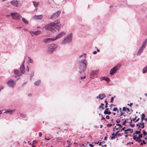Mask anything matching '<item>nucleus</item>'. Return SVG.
Segmentation results:
<instances>
[{
	"label": "nucleus",
	"instance_id": "f257e3e1",
	"mask_svg": "<svg viewBox=\"0 0 147 147\" xmlns=\"http://www.w3.org/2000/svg\"><path fill=\"white\" fill-rule=\"evenodd\" d=\"M82 57H84L83 59L79 61L78 62L79 66V72L81 74H82L84 76L83 77L81 76H80L81 79L86 78L85 72L86 70L87 63L86 60V54H84L83 55H80L79 57L80 58Z\"/></svg>",
	"mask_w": 147,
	"mask_h": 147
},
{
	"label": "nucleus",
	"instance_id": "f03ea898",
	"mask_svg": "<svg viewBox=\"0 0 147 147\" xmlns=\"http://www.w3.org/2000/svg\"><path fill=\"white\" fill-rule=\"evenodd\" d=\"M57 46L55 44H51L47 46V51L49 53H52L54 51H55L57 48Z\"/></svg>",
	"mask_w": 147,
	"mask_h": 147
},
{
	"label": "nucleus",
	"instance_id": "7ed1b4c3",
	"mask_svg": "<svg viewBox=\"0 0 147 147\" xmlns=\"http://www.w3.org/2000/svg\"><path fill=\"white\" fill-rule=\"evenodd\" d=\"M72 34H70L62 40L61 44L63 45H64L66 43L70 42L72 40Z\"/></svg>",
	"mask_w": 147,
	"mask_h": 147
},
{
	"label": "nucleus",
	"instance_id": "20e7f679",
	"mask_svg": "<svg viewBox=\"0 0 147 147\" xmlns=\"http://www.w3.org/2000/svg\"><path fill=\"white\" fill-rule=\"evenodd\" d=\"M52 23L53 28L54 30L55 31L56 29L58 30L60 28L61 24H60V20H58L54 21Z\"/></svg>",
	"mask_w": 147,
	"mask_h": 147
},
{
	"label": "nucleus",
	"instance_id": "39448f33",
	"mask_svg": "<svg viewBox=\"0 0 147 147\" xmlns=\"http://www.w3.org/2000/svg\"><path fill=\"white\" fill-rule=\"evenodd\" d=\"M121 66L120 64H118L113 67L110 70L109 74L110 75H113L115 74L116 71L119 69Z\"/></svg>",
	"mask_w": 147,
	"mask_h": 147
},
{
	"label": "nucleus",
	"instance_id": "423d86ee",
	"mask_svg": "<svg viewBox=\"0 0 147 147\" xmlns=\"http://www.w3.org/2000/svg\"><path fill=\"white\" fill-rule=\"evenodd\" d=\"M43 28L45 29L46 30L51 31H55L53 28L52 23H51L48 24L43 26Z\"/></svg>",
	"mask_w": 147,
	"mask_h": 147
},
{
	"label": "nucleus",
	"instance_id": "0eeeda50",
	"mask_svg": "<svg viewBox=\"0 0 147 147\" xmlns=\"http://www.w3.org/2000/svg\"><path fill=\"white\" fill-rule=\"evenodd\" d=\"M11 16L12 19L14 20H18L21 18H22L20 14L17 12L11 13Z\"/></svg>",
	"mask_w": 147,
	"mask_h": 147
},
{
	"label": "nucleus",
	"instance_id": "6e6552de",
	"mask_svg": "<svg viewBox=\"0 0 147 147\" xmlns=\"http://www.w3.org/2000/svg\"><path fill=\"white\" fill-rule=\"evenodd\" d=\"M10 3L13 6L19 7L22 6L21 1L17 0H13L10 2Z\"/></svg>",
	"mask_w": 147,
	"mask_h": 147
},
{
	"label": "nucleus",
	"instance_id": "1a4fd4ad",
	"mask_svg": "<svg viewBox=\"0 0 147 147\" xmlns=\"http://www.w3.org/2000/svg\"><path fill=\"white\" fill-rule=\"evenodd\" d=\"M61 13V11L59 10L53 13L50 16V19L53 20H55L60 15Z\"/></svg>",
	"mask_w": 147,
	"mask_h": 147
},
{
	"label": "nucleus",
	"instance_id": "9d476101",
	"mask_svg": "<svg viewBox=\"0 0 147 147\" xmlns=\"http://www.w3.org/2000/svg\"><path fill=\"white\" fill-rule=\"evenodd\" d=\"M7 86L10 88H13L16 85V81L12 79L9 80L7 81Z\"/></svg>",
	"mask_w": 147,
	"mask_h": 147
},
{
	"label": "nucleus",
	"instance_id": "9b49d317",
	"mask_svg": "<svg viewBox=\"0 0 147 147\" xmlns=\"http://www.w3.org/2000/svg\"><path fill=\"white\" fill-rule=\"evenodd\" d=\"M98 72V70L92 71L90 75V78L91 79L94 78L97 74Z\"/></svg>",
	"mask_w": 147,
	"mask_h": 147
},
{
	"label": "nucleus",
	"instance_id": "f8f14e48",
	"mask_svg": "<svg viewBox=\"0 0 147 147\" xmlns=\"http://www.w3.org/2000/svg\"><path fill=\"white\" fill-rule=\"evenodd\" d=\"M146 46L143 45H142L139 48V49L137 53V55H140L142 53Z\"/></svg>",
	"mask_w": 147,
	"mask_h": 147
},
{
	"label": "nucleus",
	"instance_id": "ddd939ff",
	"mask_svg": "<svg viewBox=\"0 0 147 147\" xmlns=\"http://www.w3.org/2000/svg\"><path fill=\"white\" fill-rule=\"evenodd\" d=\"M66 33L64 31H62L59 33L55 37H53L55 40L59 38H61L63 35L65 34Z\"/></svg>",
	"mask_w": 147,
	"mask_h": 147
},
{
	"label": "nucleus",
	"instance_id": "4468645a",
	"mask_svg": "<svg viewBox=\"0 0 147 147\" xmlns=\"http://www.w3.org/2000/svg\"><path fill=\"white\" fill-rule=\"evenodd\" d=\"M14 74H15V77L16 78L20 76L22 74L21 72L18 70L14 69L13 70Z\"/></svg>",
	"mask_w": 147,
	"mask_h": 147
},
{
	"label": "nucleus",
	"instance_id": "2eb2a0df",
	"mask_svg": "<svg viewBox=\"0 0 147 147\" xmlns=\"http://www.w3.org/2000/svg\"><path fill=\"white\" fill-rule=\"evenodd\" d=\"M55 41L54 38H46L43 40V42L45 43H47L50 42Z\"/></svg>",
	"mask_w": 147,
	"mask_h": 147
},
{
	"label": "nucleus",
	"instance_id": "dca6fc26",
	"mask_svg": "<svg viewBox=\"0 0 147 147\" xmlns=\"http://www.w3.org/2000/svg\"><path fill=\"white\" fill-rule=\"evenodd\" d=\"M24 61L23 63L22 64V65L20 67V72L22 74H24L25 71V68L24 67Z\"/></svg>",
	"mask_w": 147,
	"mask_h": 147
},
{
	"label": "nucleus",
	"instance_id": "f3484780",
	"mask_svg": "<svg viewBox=\"0 0 147 147\" xmlns=\"http://www.w3.org/2000/svg\"><path fill=\"white\" fill-rule=\"evenodd\" d=\"M43 18V16L42 15H35L34 16L33 18L36 20H41Z\"/></svg>",
	"mask_w": 147,
	"mask_h": 147
},
{
	"label": "nucleus",
	"instance_id": "a211bd4d",
	"mask_svg": "<svg viewBox=\"0 0 147 147\" xmlns=\"http://www.w3.org/2000/svg\"><path fill=\"white\" fill-rule=\"evenodd\" d=\"M106 97V95L104 94H100L96 98L102 100Z\"/></svg>",
	"mask_w": 147,
	"mask_h": 147
},
{
	"label": "nucleus",
	"instance_id": "6ab92c4d",
	"mask_svg": "<svg viewBox=\"0 0 147 147\" xmlns=\"http://www.w3.org/2000/svg\"><path fill=\"white\" fill-rule=\"evenodd\" d=\"M15 109L14 110H6L5 112L4 113H9L10 115L12 114L15 111Z\"/></svg>",
	"mask_w": 147,
	"mask_h": 147
},
{
	"label": "nucleus",
	"instance_id": "aec40b11",
	"mask_svg": "<svg viewBox=\"0 0 147 147\" xmlns=\"http://www.w3.org/2000/svg\"><path fill=\"white\" fill-rule=\"evenodd\" d=\"M129 131V133L131 134L133 132V130L131 129L128 128L127 129H125L124 130L125 132L124 133V134H127L128 133L127 132V131Z\"/></svg>",
	"mask_w": 147,
	"mask_h": 147
},
{
	"label": "nucleus",
	"instance_id": "412c9836",
	"mask_svg": "<svg viewBox=\"0 0 147 147\" xmlns=\"http://www.w3.org/2000/svg\"><path fill=\"white\" fill-rule=\"evenodd\" d=\"M41 80H38L37 81L35 82L34 83V85L36 86H38L40 83Z\"/></svg>",
	"mask_w": 147,
	"mask_h": 147
},
{
	"label": "nucleus",
	"instance_id": "4be33fe9",
	"mask_svg": "<svg viewBox=\"0 0 147 147\" xmlns=\"http://www.w3.org/2000/svg\"><path fill=\"white\" fill-rule=\"evenodd\" d=\"M142 71L144 74L147 72V65L142 69Z\"/></svg>",
	"mask_w": 147,
	"mask_h": 147
},
{
	"label": "nucleus",
	"instance_id": "5701e85b",
	"mask_svg": "<svg viewBox=\"0 0 147 147\" xmlns=\"http://www.w3.org/2000/svg\"><path fill=\"white\" fill-rule=\"evenodd\" d=\"M34 34V35H38L39 34H40L41 32L39 30H37L36 31H33Z\"/></svg>",
	"mask_w": 147,
	"mask_h": 147
},
{
	"label": "nucleus",
	"instance_id": "b1692460",
	"mask_svg": "<svg viewBox=\"0 0 147 147\" xmlns=\"http://www.w3.org/2000/svg\"><path fill=\"white\" fill-rule=\"evenodd\" d=\"M33 5L35 7H38L39 5V3L38 2H37L36 1H33Z\"/></svg>",
	"mask_w": 147,
	"mask_h": 147
},
{
	"label": "nucleus",
	"instance_id": "393cba45",
	"mask_svg": "<svg viewBox=\"0 0 147 147\" xmlns=\"http://www.w3.org/2000/svg\"><path fill=\"white\" fill-rule=\"evenodd\" d=\"M22 18V21L26 24H28V22L27 20L24 18Z\"/></svg>",
	"mask_w": 147,
	"mask_h": 147
},
{
	"label": "nucleus",
	"instance_id": "a878e982",
	"mask_svg": "<svg viewBox=\"0 0 147 147\" xmlns=\"http://www.w3.org/2000/svg\"><path fill=\"white\" fill-rule=\"evenodd\" d=\"M62 140V138L61 137L57 138L56 140L57 142H59Z\"/></svg>",
	"mask_w": 147,
	"mask_h": 147
},
{
	"label": "nucleus",
	"instance_id": "bb28decb",
	"mask_svg": "<svg viewBox=\"0 0 147 147\" xmlns=\"http://www.w3.org/2000/svg\"><path fill=\"white\" fill-rule=\"evenodd\" d=\"M104 80H105L107 82H109L110 81V80L109 78L107 77H104Z\"/></svg>",
	"mask_w": 147,
	"mask_h": 147
},
{
	"label": "nucleus",
	"instance_id": "cd10ccee",
	"mask_svg": "<svg viewBox=\"0 0 147 147\" xmlns=\"http://www.w3.org/2000/svg\"><path fill=\"white\" fill-rule=\"evenodd\" d=\"M104 113L105 115H109L111 114V112L109 111H107L106 112V111H104Z\"/></svg>",
	"mask_w": 147,
	"mask_h": 147
},
{
	"label": "nucleus",
	"instance_id": "c85d7f7f",
	"mask_svg": "<svg viewBox=\"0 0 147 147\" xmlns=\"http://www.w3.org/2000/svg\"><path fill=\"white\" fill-rule=\"evenodd\" d=\"M139 123L140 125H142L141 128H143L144 127V123L143 122H139Z\"/></svg>",
	"mask_w": 147,
	"mask_h": 147
},
{
	"label": "nucleus",
	"instance_id": "c756f323",
	"mask_svg": "<svg viewBox=\"0 0 147 147\" xmlns=\"http://www.w3.org/2000/svg\"><path fill=\"white\" fill-rule=\"evenodd\" d=\"M147 42V38H146L145 40L143 42L142 44L146 46Z\"/></svg>",
	"mask_w": 147,
	"mask_h": 147
},
{
	"label": "nucleus",
	"instance_id": "7c9ffc66",
	"mask_svg": "<svg viewBox=\"0 0 147 147\" xmlns=\"http://www.w3.org/2000/svg\"><path fill=\"white\" fill-rule=\"evenodd\" d=\"M20 116L23 118H26V115L24 114H20Z\"/></svg>",
	"mask_w": 147,
	"mask_h": 147
},
{
	"label": "nucleus",
	"instance_id": "2f4dec72",
	"mask_svg": "<svg viewBox=\"0 0 147 147\" xmlns=\"http://www.w3.org/2000/svg\"><path fill=\"white\" fill-rule=\"evenodd\" d=\"M34 71H32V73L30 74V80H31L32 77L34 76Z\"/></svg>",
	"mask_w": 147,
	"mask_h": 147
},
{
	"label": "nucleus",
	"instance_id": "473e14b6",
	"mask_svg": "<svg viewBox=\"0 0 147 147\" xmlns=\"http://www.w3.org/2000/svg\"><path fill=\"white\" fill-rule=\"evenodd\" d=\"M141 130V129H140L139 131H136L135 132L134 134H140V131Z\"/></svg>",
	"mask_w": 147,
	"mask_h": 147
},
{
	"label": "nucleus",
	"instance_id": "72a5a7b5",
	"mask_svg": "<svg viewBox=\"0 0 147 147\" xmlns=\"http://www.w3.org/2000/svg\"><path fill=\"white\" fill-rule=\"evenodd\" d=\"M120 115L119 116V117L120 118H123L122 117H121L123 115L124 113L123 112H122V111H120Z\"/></svg>",
	"mask_w": 147,
	"mask_h": 147
},
{
	"label": "nucleus",
	"instance_id": "f704fd0d",
	"mask_svg": "<svg viewBox=\"0 0 147 147\" xmlns=\"http://www.w3.org/2000/svg\"><path fill=\"white\" fill-rule=\"evenodd\" d=\"M28 32L31 34V36H33L34 35V32L32 31H28Z\"/></svg>",
	"mask_w": 147,
	"mask_h": 147
},
{
	"label": "nucleus",
	"instance_id": "c9c22d12",
	"mask_svg": "<svg viewBox=\"0 0 147 147\" xmlns=\"http://www.w3.org/2000/svg\"><path fill=\"white\" fill-rule=\"evenodd\" d=\"M137 142H138L139 143L140 142L142 141L139 138L137 137L136 140Z\"/></svg>",
	"mask_w": 147,
	"mask_h": 147
},
{
	"label": "nucleus",
	"instance_id": "e433bc0d",
	"mask_svg": "<svg viewBox=\"0 0 147 147\" xmlns=\"http://www.w3.org/2000/svg\"><path fill=\"white\" fill-rule=\"evenodd\" d=\"M28 59L29 60V62L30 63H32L33 62V60L32 59H31V58H30L29 57Z\"/></svg>",
	"mask_w": 147,
	"mask_h": 147
},
{
	"label": "nucleus",
	"instance_id": "4c0bfd02",
	"mask_svg": "<svg viewBox=\"0 0 147 147\" xmlns=\"http://www.w3.org/2000/svg\"><path fill=\"white\" fill-rule=\"evenodd\" d=\"M105 107L106 108H107L108 107V106H107V104H108V102L106 100H105Z\"/></svg>",
	"mask_w": 147,
	"mask_h": 147
},
{
	"label": "nucleus",
	"instance_id": "58836bf2",
	"mask_svg": "<svg viewBox=\"0 0 147 147\" xmlns=\"http://www.w3.org/2000/svg\"><path fill=\"white\" fill-rule=\"evenodd\" d=\"M143 134L144 135V136H145L146 135V134H147V133L145 131V130H144L143 131Z\"/></svg>",
	"mask_w": 147,
	"mask_h": 147
},
{
	"label": "nucleus",
	"instance_id": "ea45409f",
	"mask_svg": "<svg viewBox=\"0 0 147 147\" xmlns=\"http://www.w3.org/2000/svg\"><path fill=\"white\" fill-rule=\"evenodd\" d=\"M115 97V96H114V97H112L111 98V100H110V102H113V99H114V97Z\"/></svg>",
	"mask_w": 147,
	"mask_h": 147
},
{
	"label": "nucleus",
	"instance_id": "a19ab883",
	"mask_svg": "<svg viewBox=\"0 0 147 147\" xmlns=\"http://www.w3.org/2000/svg\"><path fill=\"white\" fill-rule=\"evenodd\" d=\"M142 135H143V134H139L138 135V137L139 138H142V137H143Z\"/></svg>",
	"mask_w": 147,
	"mask_h": 147
},
{
	"label": "nucleus",
	"instance_id": "79ce46f5",
	"mask_svg": "<svg viewBox=\"0 0 147 147\" xmlns=\"http://www.w3.org/2000/svg\"><path fill=\"white\" fill-rule=\"evenodd\" d=\"M116 122L117 123V124H118L119 123H120V120L119 119H117L116 120Z\"/></svg>",
	"mask_w": 147,
	"mask_h": 147
},
{
	"label": "nucleus",
	"instance_id": "37998d69",
	"mask_svg": "<svg viewBox=\"0 0 147 147\" xmlns=\"http://www.w3.org/2000/svg\"><path fill=\"white\" fill-rule=\"evenodd\" d=\"M145 115L144 114H142V115L141 118L144 119H145L144 118H145Z\"/></svg>",
	"mask_w": 147,
	"mask_h": 147
},
{
	"label": "nucleus",
	"instance_id": "c03bdc74",
	"mask_svg": "<svg viewBox=\"0 0 147 147\" xmlns=\"http://www.w3.org/2000/svg\"><path fill=\"white\" fill-rule=\"evenodd\" d=\"M4 89V87L3 86L0 85V92L1 90Z\"/></svg>",
	"mask_w": 147,
	"mask_h": 147
},
{
	"label": "nucleus",
	"instance_id": "a18cd8bd",
	"mask_svg": "<svg viewBox=\"0 0 147 147\" xmlns=\"http://www.w3.org/2000/svg\"><path fill=\"white\" fill-rule=\"evenodd\" d=\"M112 125H113V124H112L108 123L107 124V127H110Z\"/></svg>",
	"mask_w": 147,
	"mask_h": 147
},
{
	"label": "nucleus",
	"instance_id": "49530a36",
	"mask_svg": "<svg viewBox=\"0 0 147 147\" xmlns=\"http://www.w3.org/2000/svg\"><path fill=\"white\" fill-rule=\"evenodd\" d=\"M117 110V107H115L113 109V111H116Z\"/></svg>",
	"mask_w": 147,
	"mask_h": 147
},
{
	"label": "nucleus",
	"instance_id": "de8ad7c7",
	"mask_svg": "<svg viewBox=\"0 0 147 147\" xmlns=\"http://www.w3.org/2000/svg\"><path fill=\"white\" fill-rule=\"evenodd\" d=\"M133 139H134V140H135L136 142H137V141H136L137 138H136V136H133Z\"/></svg>",
	"mask_w": 147,
	"mask_h": 147
},
{
	"label": "nucleus",
	"instance_id": "09e8293b",
	"mask_svg": "<svg viewBox=\"0 0 147 147\" xmlns=\"http://www.w3.org/2000/svg\"><path fill=\"white\" fill-rule=\"evenodd\" d=\"M127 108L126 107H123V109H122V111H125L126 110V109H127Z\"/></svg>",
	"mask_w": 147,
	"mask_h": 147
},
{
	"label": "nucleus",
	"instance_id": "8fccbe9b",
	"mask_svg": "<svg viewBox=\"0 0 147 147\" xmlns=\"http://www.w3.org/2000/svg\"><path fill=\"white\" fill-rule=\"evenodd\" d=\"M116 125L119 126L120 127L122 128L123 127L120 124H117Z\"/></svg>",
	"mask_w": 147,
	"mask_h": 147
},
{
	"label": "nucleus",
	"instance_id": "3c124183",
	"mask_svg": "<svg viewBox=\"0 0 147 147\" xmlns=\"http://www.w3.org/2000/svg\"><path fill=\"white\" fill-rule=\"evenodd\" d=\"M115 138V136L110 137L109 138L110 140H113Z\"/></svg>",
	"mask_w": 147,
	"mask_h": 147
},
{
	"label": "nucleus",
	"instance_id": "603ef678",
	"mask_svg": "<svg viewBox=\"0 0 147 147\" xmlns=\"http://www.w3.org/2000/svg\"><path fill=\"white\" fill-rule=\"evenodd\" d=\"M127 122L126 120H125L124 122L122 124V125H125V123Z\"/></svg>",
	"mask_w": 147,
	"mask_h": 147
},
{
	"label": "nucleus",
	"instance_id": "864d4df0",
	"mask_svg": "<svg viewBox=\"0 0 147 147\" xmlns=\"http://www.w3.org/2000/svg\"><path fill=\"white\" fill-rule=\"evenodd\" d=\"M112 135L113 136H115V137H116L117 136V135L116 134H115V133H113L112 134Z\"/></svg>",
	"mask_w": 147,
	"mask_h": 147
},
{
	"label": "nucleus",
	"instance_id": "5fc2aeb1",
	"mask_svg": "<svg viewBox=\"0 0 147 147\" xmlns=\"http://www.w3.org/2000/svg\"><path fill=\"white\" fill-rule=\"evenodd\" d=\"M104 77H101L100 79V80L101 81H102L103 80H104Z\"/></svg>",
	"mask_w": 147,
	"mask_h": 147
},
{
	"label": "nucleus",
	"instance_id": "6e6d98bb",
	"mask_svg": "<svg viewBox=\"0 0 147 147\" xmlns=\"http://www.w3.org/2000/svg\"><path fill=\"white\" fill-rule=\"evenodd\" d=\"M130 125L132 127H133L134 126H135V124H131V123H130Z\"/></svg>",
	"mask_w": 147,
	"mask_h": 147
},
{
	"label": "nucleus",
	"instance_id": "4d7b16f0",
	"mask_svg": "<svg viewBox=\"0 0 147 147\" xmlns=\"http://www.w3.org/2000/svg\"><path fill=\"white\" fill-rule=\"evenodd\" d=\"M116 135H117V136H118L119 137L121 136L122 135L120 133H118V134H116Z\"/></svg>",
	"mask_w": 147,
	"mask_h": 147
},
{
	"label": "nucleus",
	"instance_id": "13d9d810",
	"mask_svg": "<svg viewBox=\"0 0 147 147\" xmlns=\"http://www.w3.org/2000/svg\"><path fill=\"white\" fill-rule=\"evenodd\" d=\"M137 117V116H136L134 118H133L132 120L133 121H134L136 119Z\"/></svg>",
	"mask_w": 147,
	"mask_h": 147
},
{
	"label": "nucleus",
	"instance_id": "bf43d9fd",
	"mask_svg": "<svg viewBox=\"0 0 147 147\" xmlns=\"http://www.w3.org/2000/svg\"><path fill=\"white\" fill-rule=\"evenodd\" d=\"M101 116L102 117V118L101 119V120H104L105 121V118L104 117H102V115H101Z\"/></svg>",
	"mask_w": 147,
	"mask_h": 147
},
{
	"label": "nucleus",
	"instance_id": "052dcab7",
	"mask_svg": "<svg viewBox=\"0 0 147 147\" xmlns=\"http://www.w3.org/2000/svg\"><path fill=\"white\" fill-rule=\"evenodd\" d=\"M142 143L143 144H146V142L144 140H143L142 141Z\"/></svg>",
	"mask_w": 147,
	"mask_h": 147
},
{
	"label": "nucleus",
	"instance_id": "680f3d73",
	"mask_svg": "<svg viewBox=\"0 0 147 147\" xmlns=\"http://www.w3.org/2000/svg\"><path fill=\"white\" fill-rule=\"evenodd\" d=\"M132 104H133L132 103H131L130 104H129V103L127 104V105H129L131 107L132 106Z\"/></svg>",
	"mask_w": 147,
	"mask_h": 147
},
{
	"label": "nucleus",
	"instance_id": "e2e57ef3",
	"mask_svg": "<svg viewBox=\"0 0 147 147\" xmlns=\"http://www.w3.org/2000/svg\"><path fill=\"white\" fill-rule=\"evenodd\" d=\"M113 106H115V105L113 104H111L109 106L110 107H111Z\"/></svg>",
	"mask_w": 147,
	"mask_h": 147
},
{
	"label": "nucleus",
	"instance_id": "0e129e2a",
	"mask_svg": "<svg viewBox=\"0 0 147 147\" xmlns=\"http://www.w3.org/2000/svg\"><path fill=\"white\" fill-rule=\"evenodd\" d=\"M139 123H137V124H136V125L137 126H138V129H139V128L140 127V125H139Z\"/></svg>",
	"mask_w": 147,
	"mask_h": 147
},
{
	"label": "nucleus",
	"instance_id": "69168bd1",
	"mask_svg": "<svg viewBox=\"0 0 147 147\" xmlns=\"http://www.w3.org/2000/svg\"><path fill=\"white\" fill-rule=\"evenodd\" d=\"M39 136L40 137H41L42 136V134L41 133L39 132Z\"/></svg>",
	"mask_w": 147,
	"mask_h": 147
},
{
	"label": "nucleus",
	"instance_id": "338daca9",
	"mask_svg": "<svg viewBox=\"0 0 147 147\" xmlns=\"http://www.w3.org/2000/svg\"><path fill=\"white\" fill-rule=\"evenodd\" d=\"M106 118L107 119H109V117L108 115L106 116Z\"/></svg>",
	"mask_w": 147,
	"mask_h": 147
},
{
	"label": "nucleus",
	"instance_id": "774afa93",
	"mask_svg": "<svg viewBox=\"0 0 147 147\" xmlns=\"http://www.w3.org/2000/svg\"><path fill=\"white\" fill-rule=\"evenodd\" d=\"M107 146V145L106 144H105L104 145H101V146H102V147H106Z\"/></svg>",
	"mask_w": 147,
	"mask_h": 147
}]
</instances>
